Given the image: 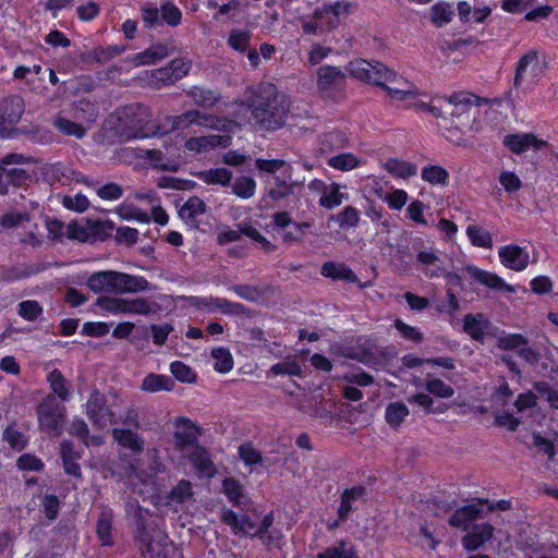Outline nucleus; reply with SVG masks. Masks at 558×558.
I'll return each instance as SVG.
<instances>
[{"instance_id": "f257e3e1", "label": "nucleus", "mask_w": 558, "mask_h": 558, "mask_svg": "<svg viewBox=\"0 0 558 558\" xmlns=\"http://www.w3.org/2000/svg\"><path fill=\"white\" fill-rule=\"evenodd\" d=\"M348 74L359 82L377 86L395 100H405L418 95L414 84L404 80L383 62L357 58L345 65Z\"/></svg>"}, {"instance_id": "f03ea898", "label": "nucleus", "mask_w": 558, "mask_h": 558, "mask_svg": "<svg viewBox=\"0 0 558 558\" xmlns=\"http://www.w3.org/2000/svg\"><path fill=\"white\" fill-rule=\"evenodd\" d=\"M247 108L256 126L264 131H277L287 121L290 106L274 84L262 83L251 90Z\"/></svg>"}, {"instance_id": "7ed1b4c3", "label": "nucleus", "mask_w": 558, "mask_h": 558, "mask_svg": "<svg viewBox=\"0 0 558 558\" xmlns=\"http://www.w3.org/2000/svg\"><path fill=\"white\" fill-rule=\"evenodd\" d=\"M120 134L128 140H145L160 136V120L153 119L151 110L143 104L124 106L118 117Z\"/></svg>"}, {"instance_id": "20e7f679", "label": "nucleus", "mask_w": 558, "mask_h": 558, "mask_svg": "<svg viewBox=\"0 0 558 558\" xmlns=\"http://www.w3.org/2000/svg\"><path fill=\"white\" fill-rule=\"evenodd\" d=\"M486 104V99L469 92H454L444 100L442 121L438 126L445 130H461L470 128L471 113H477V108Z\"/></svg>"}, {"instance_id": "39448f33", "label": "nucleus", "mask_w": 558, "mask_h": 558, "mask_svg": "<svg viewBox=\"0 0 558 558\" xmlns=\"http://www.w3.org/2000/svg\"><path fill=\"white\" fill-rule=\"evenodd\" d=\"M87 287L95 293H137L150 290V283L145 277L114 270L93 274L87 279Z\"/></svg>"}, {"instance_id": "423d86ee", "label": "nucleus", "mask_w": 558, "mask_h": 558, "mask_svg": "<svg viewBox=\"0 0 558 558\" xmlns=\"http://www.w3.org/2000/svg\"><path fill=\"white\" fill-rule=\"evenodd\" d=\"M232 121L210 113H203L198 110H187L179 116H167L160 121V136L174 131H183L191 125L208 126L216 130H228Z\"/></svg>"}, {"instance_id": "0eeeda50", "label": "nucleus", "mask_w": 558, "mask_h": 558, "mask_svg": "<svg viewBox=\"0 0 558 558\" xmlns=\"http://www.w3.org/2000/svg\"><path fill=\"white\" fill-rule=\"evenodd\" d=\"M316 87L323 100L341 102L347 97V75L336 65H322L316 72Z\"/></svg>"}, {"instance_id": "6e6552de", "label": "nucleus", "mask_w": 558, "mask_h": 558, "mask_svg": "<svg viewBox=\"0 0 558 558\" xmlns=\"http://www.w3.org/2000/svg\"><path fill=\"white\" fill-rule=\"evenodd\" d=\"M367 488L362 484L345 487L339 495L337 519L328 523V530H335L348 522L353 512L367 501Z\"/></svg>"}, {"instance_id": "1a4fd4ad", "label": "nucleus", "mask_w": 558, "mask_h": 558, "mask_svg": "<svg viewBox=\"0 0 558 558\" xmlns=\"http://www.w3.org/2000/svg\"><path fill=\"white\" fill-rule=\"evenodd\" d=\"M24 111L25 102L20 95H10L0 99V138L15 137L16 125Z\"/></svg>"}, {"instance_id": "9d476101", "label": "nucleus", "mask_w": 558, "mask_h": 558, "mask_svg": "<svg viewBox=\"0 0 558 558\" xmlns=\"http://www.w3.org/2000/svg\"><path fill=\"white\" fill-rule=\"evenodd\" d=\"M187 306L194 307L197 311L206 310L209 313L219 311L227 315H243L246 313V307L242 303L232 302L225 298L218 296H198V295H182L180 296Z\"/></svg>"}, {"instance_id": "9b49d317", "label": "nucleus", "mask_w": 558, "mask_h": 558, "mask_svg": "<svg viewBox=\"0 0 558 558\" xmlns=\"http://www.w3.org/2000/svg\"><path fill=\"white\" fill-rule=\"evenodd\" d=\"M545 69V57L543 56L541 59L539 53L536 50H529L522 54L517 62L512 83L513 88L519 89L525 77H531L532 80L542 77Z\"/></svg>"}, {"instance_id": "f8f14e48", "label": "nucleus", "mask_w": 558, "mask_h": 558, "mask_svg": "<svg viewBox=\"0 0 558 558\" xmlns=\"http://www.w3.org/2000/svg\"><path fill=\"white\" fill-rule=\"evenodd\" d=\"M37 416L41 430L57 436L61 435L65 414L64 409L54 398H47L39 403Z\"/></svg>"}, {"instance_id": "ddd939ff", "label": "nucleus", "mask_w": 558, "mask_h": 558, "mask_svg": "<svg viewBox=\"0 0 558 558\" xmlns=\"http://www.w3.org/2000/svg\"><path fill=\"white\" fill-rule=\"evenodd\" d=\"M86 415L97 428L117 424L116 414L108 405L106 396L96 389L92 391L86 402Z\"/></svg>"}, {"instance_id": "4468645a", "label": "nucleus", "mask_w": 558, "mask_h": 558, "mask_svg": "<svg viewBox=\"0 0 558 558\" xmlns=\"http://www.w3.org/2000/svg\"><path fill=\"white\" fill-rule=\"evenodd\" d=\"M418 245V248L415 245L413 246L416 252L415 262L413 264L415 269L421 271L428 279L442 277L445 268L439 265L440 257L437 250L433 246L426 248L423 241H420Z\"/></svg>"}, {"instance_id": "2eb2a0df", "label": "nucleus", "mask_w": 558, "mask_h": 558, "mask_svg": "<svg viewBox=\"0 0 558 558\" xmlns=\"http://www.w3.org/2000/svg\"><path fill=\"white\" fill-rule=\"evenodd\" d=\"M502 144L513 154L521 155L529 149L542 150L548 146V142L538 138L534 133H513L507 134Z\"/></svg>"}, {"instance_id": "dca6fc26", "label": "nucleus", "mask_w": 558, "mask_h": 558, "mask_svg": "<svg viewBox=\"0 0 558 558\" xmlns=\"http://www.w3.org/2000/svg\"><path fill=\"white\" fill-rule=\"evenodd\" d=\"M484 517V508L481 507L476 498L475 502L457 508L449 517L448 523L454 529L468 531L473 524H475L474 522L476 520L483 519Z\"/></svg>"}, {"instance_id": "f3484780", "label": "nucleus", "mask_w": 558, "mask_h": 558, "mask_svg": "<svg viewBox=\"0 0 558 558\" xmlns=\"http://www.w3.org/2000/svg\"><path fill=\"white\" fill-rule=\"evenodd\" d=\"M498 256L502 266L518 272L526 269L530 262V254L526 248L517 244L501 246Z\"/></svg>"}, {"instance_id": "a211bd4d", "label": "nucleus", "mask_w": 558, "mask_h": 558, "mask_svg": "<svg viewBox=\"0 0 558 558\" xmlns=\"http://www.w3.org/2000/svg\"><path fill=\"white\" fill-rule=\"evenodd\" d=\"M494 530L488 522L473 524L461 539L463 548L466 551L477 550L493 537Z\"/></svg>"}, {"instance_id": "6ab92c4d", "label": "nucleus", "mask_w": 558, "mask_h": 558, "mask_svg": "<svg viewBox=\"0 0 558 558\" xmlns=\"http://www.w3.org/2000/svg\"><path fill=\"white\" fill-rule=\"evenodd\" d=\"M462 330L474 341L484 343L492 323L483 313L465 314L463 316Z\"/></svg>"}, {"instance_id": "aec40b11", "label": "nucleus", "mask_w": 558, "mask_h": 558, "mask_svg": "<svg viewBox=\"0 0 558 558\" xmlns=\"http://www.w3.org/2000/svg\"><path fill=\"white\" fill-rule=\"evenodd\" d=\"M135 543L144 558H167L165 550L168 546V536L160 531L157 532L156 538L150 533L145 539L136 538Z\"/></svg>"}, {"instance_id": "412c9836", "label": "nucleus", "mask_w": 558, "mask_h": 558, "mask_svg": "<svg viewBox=\"0 0 558 558\" xmlns=\"http://www.w3.org/2000/svg\"><path fill=\"white\" fill-rule=\"evenodd\" d=\"M45 268L43 264L0 265V281L7 283L20 281L44 271Z\"/></svg>"}, {"instance_id": "4be33fe9", "label": "nucleus", "mask_w": 558, "mask_h": 558, "mask_svg": "<svg viewBox=\"0 0 558 558\" xmlns=\"http://www.w3.org/2000/svg\"><path fill=\"white\" fill-rule=\"evenodd\" d=\"M177 427H182L184 430L174 432V444L178 448L183 449L186 446L198 445L197 439L201 435V427L189 417L180 416L175 421Z\"/></svg>"}, {"instance_id": "5701e85b", "label": "nucleus", "mask_w": 558, "mask_h": 558, "mask_svg": "<svg viewBox=\"0 0 558 558\" xmlns=\"http://www.w3.org/2000/svg\"><path fill=\"white\" fill-rule=\"evenodd\" d=\"M220 521L228 525L232 533L238 536H245L250 534L251 530L255 529V522L246 513L239 515L235 511L225 508L220 515Z\"/></svg>"}, {"instance_id": "b1692460", "label": "nucleus", "mask_w": 558, "mask_h": 558, "mask_svg": "<svg viewBox=\"0 0 558 558\" xmlns=\"http://www.w3.org/2000/svg\"><path fill=\"white\" fill-rule=\"evenodd\" d=\"M73 169L64 162L49 163L44 169V179L51 186L69 185L73 180Z\"/></svg>"}, {"instance_id": "393cba45", "label": "nucleus", "mask_w": 558, "mask_h": 558, "mask_svg": "<svg viewBox=\"0 0 558 558\" xmlns=\"http://www.w3.org/2000/svg\"><path fill=\"white\" fill-rule=\"evenodd\" d=\"M170 54L169 46L165 43H155L145 50L133 54L130 60L135 65H150L166 59Z\"/></svg>"}, {"instance_id": "a878e982", "label": "nucleus", "mask_w": 558, "mask_h": 558, "mask_svg": "<svg viewBox=\"0 0 558 558\" xmlns=\"http://www.w3.org/2000/svg\"><path fill=\"white\" fill-rule=\"evenodd\" d=\"M322 276L332 280H342L348 283L357 282L354 271L343 263L325 262L320 268Z\"/></svg>"}, {"instance_id": "bb28decb", "label": "nucleus", "mask_w": 558, "mask_h": 558, "mask_svg": "<svg viewBox=\"0 0 558 558\" xmlns=\"http://www.w3.org/2000/svg\"><path fill=\"white\" fill-rule=\"evenodd\" d=\"M470 274L471 277L482 286L494 290H506L508 292H513V288L508 284L504 278L495 272L474 267L471 269Z\"/></svg>"}, {"instance_id": "cd10ccee", "label": "nucleus", "mask_w": 558, "mask_h": 558, "mask_svg": "<svg viewBox=\"0 0 558 558\" xmlns=\"http://www.w3.org/2000/svg\"><path fill=\"white\" fill-rule=\"evenodd\" d=\"M112 436L119 446L128 448L135 453H142L144 450L143 439L132 429L113 428Z\"/></svg>"}, {"instance_id": "c85d7f7f", "label": "nucleus", "mask_w": 558, "mask_h": 558, "mask_svg": "<svg viewBox=\"0 0 558 558\" xmlns=\"http://www.w3.org/2000/svg\"><path fill=\"white\" fill-rule=\"evenodd\" d=\"M173 379L167 375L150 373L144 377L141 389L146 392L171 391Z\"/></svg>"}, {"instance_id": "c756f323", "label": "nucleus", "mask_w": 558, "mask_h": 558, "mask_svg": "<svg viewBox=\"0 0 558 558\" xmlns=\"http://www.w3.org/2000/svg\"><path fill=\"white\" fill-rule=\"evenodd\" d=\"M197 178L208 185H230L233 173L227 168H213L209 170H203L197 173Z\"/></svg>"}, {"instance_id": "7c9ffc66", "label": "nucleus", "mask_w": 558, "mask_h": 558, "mask_svg": "<svg viewBox=\"0 0 558 558\" xmlns=\"http://www.w3.org/2000/svg\"><path fill=\"white\" fill-rule=\"evenodd\" d=\"M189 460L198 473L211 475L215 471L207 450L199 445H196L195 449L189 454Z\"/></svg>"}, {"instance_id": "2f4dec72", "label": "nucleus", "mask_w": 558, "mask_h": 558, "mask_svg": "<svg viewBox=\"0 0 558 558\" xmlns=\"http://www.w3.org/2000/svg\"><path fill=\"white\" fill-rule=\"evenodd\" d=\"M221 492L233 507H240L245 497L243 485L232 476L222 480Z\"/></svg>"}, {"instance_id": "473e14b6", "label": "nucleus", "mask_w": 558, "mask_h": 558, "mask_svg": "<svg viewBox=\"0 0 558 558\" xmlns=\"http://www.w3.org/2000/svg\"><path fill=\"white\" fill-rule=\"evenodd\" d=\"M187 95L193 99L195 105L205 109L214 107L220 99L218 93L199 86L191 87Z\"/></svg>"}, {"instance_id": "72a5a7b5", "label": "nucleus", "mask_w": 558, "mask_h": 558, "mask_svg": "<svg viewBox=\"0 0 558 558\" xmlns=\"http://www.w3.org/2000/svg\"><path fill=\"white\" fill-rule=\"evenodd\" d=\"M421 178L423 181L433 184L446 186L449 184V172L439 165H427L422 168Z\"/></svg>"}, {"instance_id": "f704fd0d", "label": "nucleus", "mask_w": 558, "mask_h": 558, "mask_svg": "<svg viewBox=\"0 0 558 558\" xmlns=\"http://www.w3.org/2000/svg\"><path fill=\"white\" fill-rule=\"evenodd\" d=\"M2 439L16 452L23 451L29 444V437L23 432L15 429L14 423L9 424L3 429Z\"/></svg>"}, {"instance_id": "c9c22d12", "label": "nucleus", "mask_w": 558, "mask_h": 558, "mask_svg": "<svg viewBox=\"0 0 558 558\" xmlns=\"http://www.w3.org/2000/svg\"><path fill=\"white\" fill-rule=\"evenodd\" d=\"M206 204L198 196H191L179 209V216L182 220L194 222L196 217L205 214Z\"/></svg>"}, {"instance_id": "e433bc0d", "label": "nucleus", "mask_w": 558, "mask_h": 558, "mask_svg": "<svg viewBox=\"0 0 558 558\" xmlns=\"http://www.w3.org/2000/svg\"><path fill=\"white\" fill-rule=\"evenodd\" d=\"M385 169L393 177L401 179H408L417 173L416 165L397 158L388 159L385 163Z\"/></svg>"}, {"instance_id": "4c0bfd02", "label": "nucleus", "mask_w": 558, "mask_h": 558, "mask_svg": "<svg viewBox=\"0 0 558 558\" xmlns=\"http://www.w3.org/2000/svg\"><path fill=\"white\" fill-rule=\"evenodd\" d=\"M327 165L339 171H351L362 165V160L353 153H341L330 157Z\"/></svg>"}, {"instance_id": "58836bf2", "label": "nucleus", "mask_w": 558, "mask_h": 558, "mask_svg": "<svg viewBox=\"0 0 558 558\" xmlns=\"http://www.w3.org/2000/svg\"><path fill=\"white\" fill-rule=\"evenodd\" d=\"M409 414V409L403 402H390L386 407L385 418L388 425L397 430Z\"/></svg>"}, {"instance_id": "ea45409f", "label": "nucleus", "mask_w": 558, "mask_h": 558, "mask_svg": "<svg viewBox=\"0 0 558 558\" xmlns=\"http://www.w3.org/2000/svg\"><path fill=\"white\" fill-rule=\"evenodd\" d=\"M454 16L453 8L450 3L438 1L430 8V21L437 27H441L452 21Z\"/></svg>"}, {"instance_id": "a19ab883", "label": "nucleus", "mask_w": 558, "mask_h": 558, "mask_svg": "<svg viewBox=\"0 0 558 558\" xmlns=\"http://www.w3.org/2000/svg\"><path fill=\"white\" fill-rule=\"evenodd\" d=\"M47 381L53 393L62 401L70 399V387L60 369L54 368L47 375Z\"/></svg>"}, {"instance_id": "79ce46f5", "label": "nucleus", "mask_w": 558, "mask_h": 558, "mask_svg": "<svg viewBox=\"0 0 558 558\" xmlns=\"http://www.w3.org/2000/svg\"><path fill=\"white\" fill-rule=\"evenodd\" d=\"M211 357L214 359V369L220 374L229 373L234 365L233 356L229 349L218 347L211 350Z\"/></svg>"}, {"instance_id": "37998d69", "label": "nucleus", "mask_w": 558, "mask_h": 558, "mask_svg": "<svg viewBox=\"0 0 558 558\" xmlns=\"http://www.w3.org/2000/svg\"><path fill=\"white\" fill-rule=\"evenodd\" d=\"M96 534L102 546L113 545L111 513L101 512L97 520Z\"/></svg>"}, {"instance_id": "c03bdc74", "label": "nucleus", "mask_w": 558, "mask_h": 558, "mask_svg": "<svg viewBox=\"0 0 558 558\" xmlns=\"http://www.w3.org/2000/svg\"><path fill=\"white\" fill-rule=\"evenodd\" d=\"M150 514L151 513L148 509H145L142 506H140V504H136V506L134 507V513L132 515V521L134 525V539H145L146 535L151 533L146 520V517Z\"/></svg>"}, {"instance_id": "a18cd8bd", "label": "nucleus", "mask_w": 558, "mask_h": 558, "mask_svg": "<svg viewBox=\"0 0 558 558\" xmlns=\"http://www.w3.org/2000/svg\"><path fill=\"white\" fill-rule=\"evenodd\" d=\"M161 310L157 302L146 298L129 299L128 314L144 315L156 314Z\"/></svg>"}, {"instance_id": "49530a36", "label": "nucleus", "mask_w": 558, "mask_h": 558, "mask_svg": "<svg viewBox=\"0 0 558 558\" xmlns=\"http://www.w3.org/2000/svg\"><path fill=\"white\" fill-rule=\"evenodd\" d=\"M465 232L473 246L482 248L493 247V238L489 231L478 227L477 225H470Z\"/></svg>"}, {"instance_id": "de8ad7c7", "label": "nucleus", "mask_w": 558, "mask_h": 558, "mask_svg": "<svg viewBox=\"0 0 558 558\" xmlns=\"http://www.w3.org/2000/svg\"><path fill=\"white\" fill-rule=\"evenodd\" d=\"M89 236L95 240L106 241L112 236L116 225L112 220H95L88 221Z\"/></svg>"}, {"instance_id": "09e8293b", "label": "nucleus", "mask_w": 558, "mask_h": 558, "mask_svg": "<svg viewBox=\"0 0 558 558\" xmlns=\"http://www.w3.org/2000/svg\"><path fill=\"white\" fill-rule=\"evenodd\" d=\"M174 83L175 80L173 77V72L169 65L150 71L148 84L151 88L160 89L163 86L172 85Z\"/></svg>"}, {"instance_id": "8fccbe9b", "label": "nucleus", "mask_w": 558, "mask_h": 558, "mask_svg": "<svg viewBox=\"0 0 558 558\" xmlns=\"http://www.w3.org/2000/svg\"><path fill=\"white\" fill-rule=\"evenodd\" d=\"M96 304L111 314H128L129 299L100 296Z\"/></svg>"}, {"instance_id": "3c124183", "label": "nucleus", "mask_w": 558, "mask_h": 558, "mask_svg": "<svg viewBox=\"0 0 558 558\" xmlns=\"http://www.w3.org/2000/svg\"><path fill=\"white\" fill-rule=\"evenodd\" d=\"M347 195L340 192V185L332 183L319 198V205L326 209H333L340 206Z\"/></svg>"}, {"instance_id": "603ef678", "label": "nucleus", "mask_w": 558, "mask_h": 558, "mask_svg": "<svg viewBox=\"0 0 558 558\" xmlns=\"http://www.w3.org/2000/svg\"><path fill=\"white\" fill-rule=\"evenodd\" d=\"M53 125L62 134L74 136L80 140L86 134V129L82 124L63 117H58L54 120Z\"/></svg>"}, {"instance_id": "864d4df0", "label": "nucleus", "mask_w": 558, "mask_h": 558, "mask_svg": "<svg viewBox=\"0 0 558 558\" xmlns=\"http://www.w3.org/2000/svg\"><path fill=\"white\" fill-rule=\"evenodd\" d=\"M251 32L245 29H232L227 39V44L230 48L238 52H245L250 46Z\"/></svg>"}, {"instance_id": "5fc2aeb1", "label": "nucleus", "mask_w": 558, "mask_h": 558, "mask_svg": "<svg viewBox=\"0 0 558 558\" xmlns=\"http://www.w3.org/2000/svg\"><path fill=\"white\" fill-rule=\"evenodd\" d=\"M44 313L43 306L36 300L22 301L17 305V314L27 322L37 320Z\"/></svg>"}, {"instance_id": "6e6d98bb", "label": "nucleus", "mask_w": 558, "mask_h": 558, "mask_svg": "<svg viewBox=\"0 0 558 558\" xmlns=\"http://www.w3.org/2000/svg\"><path fill=\"white\" fill-rule=\"evenodd\" d=\"M269 375H289L299 377L302 375V367L294 359L288 357L282 362L274 364L269 369Z\"/></svg>"}, {"instance_id": "4d7b16f0", "label": "nucleus", "mask_w": 558, "mask_h": 558, "mask_svg": "<svg viewBox=\"0 0 558 558\" xmlns=\"http://www.w3.org/2000/svg\"><path fill=\"white\" fill-rule=\"evenodd\" d=\"M332 219L341 229L355 228L360 221V211L357 208L349 205L338 215L332 216Z\"/></svg>"}, {"instance_id": "13d9d810", "label": "nucleus", "mask_w": 558, "mask_h": 558, "mask_svg": "<svg viewBox=\"0 0 558 558\" xmlns=\"http://www.w3.org/2000/svg\"><path fill=\"white\" fill-rule=\"evenodd\" d=\"M170 372L181 383L193 384L197 379L196 372L182 361L171 362Z\"/></svg>"}, {"instance_id": "bf43d9fd", "label": "nucleus", "mask_w": 558, "mask_h": 558, "mask_svg": "<svg viewBox=\"0 0 558 558\" xmlns=\"http://www.w3.org/2000/svg\"><path fill=\"white\" fill-rule=\"evenodd\" d=\"M256 182L251 177H239L232 185V192L240 198L248 199L255 194Z\"/></svg>"}, {"instance_id": "052dcab7", "label": "nucleus", "mask_w": 558, "mask_h": 558, "mask_svg": "<svg viewBox=\"0 0 558 558\" xmlns=\"http://www.w3.org/2000/svg\"><path fill=\"white\" fill-rule=\"evenodd\" d=\"M159 10L162 22L168 26L175 27L181 24L182 12L172 1L163 2Z\"/></svg>"}, {"instance_id": "680f3d73", "label": "nucleus", "mask_w": 558, "mask_h": 558, "mask_svg": "<svg viewBox=\"0 0 558 558\" xmlns=\"http://www.w3.org/2000/svg\"><path fill=\"white\" fill-rule=\"evenodd\" d=\"M529 344V339L522 333H506L497 340V345L504 351L519 350L522 345Z\"/></svg>"}, {"instance_id": "e2e57ef3", "label": "nucleus", "mask_w": 558, "mask_h": 558, "mask_svg": "<svg viewBox=\"0 0 558 558\" xmlns=\"http://www.w3.org/2000/svg\"><path fill=\"white\" fill-rule=\"evenodd\" d=\"M193 496L192 484L187 480H181L171 488L168 494V499L177 504H183Z\"/></svg>"}, {"instance_id": "0e129e2a", "label": "nucleus", "mask_w": 558, "mask_h": 558, "mask_svg": "<svg viewBox=\"0 0 558 558\" xmlns=\"http://www.w3.org/2000/svg\"><path fill=\"white\" fill-rule=\"evenodd\" d=\"M425 389L428 393L444 399L451 398L454 395V389L439 378L427 379Z\"/></svg>"}, {"instance_id": "69168bd1", "label": "nucleus", "mask_w": 558, "mask_h": 558, "mask_svg": "<svg viewBox=\"0 0 558 558\" xmlns=\"http://www.w3.org/2000/svg\"><path fill=\"white\" fill-rule=\"evenodd\" d=\"M238 452L240 459L248 466L259 464L263 460L260 451L255 449L251 442L242 444L239 447Z\"/></svg>"}, {"instance_id": "338daca9", "label": "nucleus", "mask_w": 558, "mask_h": 558, "mask_svg": "<svg viewBox=\"0 0 558 558\" xmlns=\"http://www.w3.org/2000/svg\"><path fill=\"white\" fill-rule=\"evenodd\" d=\"M395 328L405 340L412 341L414 343H421L423 341V333L421 330L414 326L405 324L400 318L395 320Z\"/></svg>"}, {"instance_id": "774afa93", "label": "nucleus", "mask_w": 558, "mask_h": 558, "mask_svg": "<svg viewBox=\"0 0 558 558\" xmlns=\"http://www.w3.org/2000/svg\"><path fill=\"white\" fill-rule=\"evenodd\" d=\"M353 359L357 360L360 363L366 365L367 367L375 368L380 366L383 363V355L373 351L369 348H362L352 355Z\"/></svg>"}]
</instances>
